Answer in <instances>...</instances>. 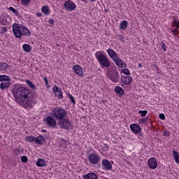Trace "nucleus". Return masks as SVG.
<instances>
[{
  "label": "nucleus",
  "mask_w": 179,
  "mask_h": 179,
  "mask_svg": "<svg viewBox=\"0 0 179 179\" xmlns=\"http://www.w3.org/2000/svg\"><path fill=\"white\" fill-rule=\"evenodd\" d=\"M11 92L15 102L21 107L23 108L33 107V93L29 88L20 85V84H15Z\"/></svg>",
  "instance_id": "1"
},
{
  "label": "nucleus",
  "mask_w": 179,
  "mask_h": 179,
  "mask_svg": "<svg viewBox=\"0 0 179 179\" xmlns=\"http://www.w3.org/2000/svg\"><path fill=\"white\" fill-rule=\"evenodd\" d=\"M13 33L17 38H22V36H29L31 34L26 26L17 23L13 24Z\"/></svg>",
  "instance_id": "2"
},
{
  "label": "nucleus",
  "mask_w": 179,
  "mask_h": 179,
  "mask_svg": "<svg viewBox=\"0 0 179 179\" xmlns=\"http://www.w3.org/2000/svg\"><path fill=\"white\" fill-rule=\"evenodd\" d=\"M95 57L101 68H109L111 65V63H110V61L108 60V57L103 54V52L101 51L96 52Z\"/></svg>",
  "instance_id": "3"
},
{
  "label": "nucleus",
  "mask_w": 179,
  "mask_h": 179,
  "mask_svg": "<svg viewBox=\"0 0 179 179\" xmlns=\"http://www.w3.org/2000/svg\"><path fill=\"white\" fill-rule=\"evenodd\" d=\"M51 115L52 117H55V118L60 121L61 120H63V118H65L66 115H68V111L62 108L56 107L52 109Z\"/></svg>",
  "instance_id": "4"
},
{
  "label": "nucleus",
  "mask_w": 179,
  "mask_h": 179,
  "mask_svg": "<svg viewBox=\"0 0 179 179\" xmlns=\"http://www.w3.org/2000/svg\"><path fill=\"white\" fill-rule=\"evenodd\" d=\"M88 160L92 166H98L100 167V162H101V157L99 154L94 152L88 155Z\"/></svg>",
  "instance_id": "5"
},
{
  "label": "nucleus",
  "mask_w": 179,
  "mask_h": 179,
  "mask_svg": "<svg viewBox=\"0 0 179 179\" xmlns=\"http://www.w3.org/2000/svg\"><path fill=\"white\" fill-rule=\"evenodd\" d=\"M58 124L59 127L63 128V129H66V131L72 129V124L71 123L69 118H63L59 121Z\"/></svg>",
  "instance_id": "6"
},
{
  "label": "nucleus",
  "mask_w": 179,
  "mask_h": 179,
  "mask_svg": "<svg viewBox=\"0 0 179 179\" xmlns=\"http://www.w3.org/2000/svg\"><path fill=\"white\" fill-rule=\"evenodd\" d=\"M44 121L49 128H55L57 127V120L52 116H48L44 119Z\"/></svg>",
  "instance_id": "7"
},
{
  "label": "nucleus",
  "mask_w": 179,
  "mask_h": 179,
  "mask_svg": "<svg viewBox=\"0 0 179 179\" xmlns=\"http://www.w3.org/2000/svg\"><path fill=\"white\" fill-rule=\"evenodd\" d=\"M64 8L66 10H68V12H72V10H75L76 8V4H75L73 1L69 0L64 3Z\"/></svg>",
  "instance_id": "8"
},
{
  "label": "nucleus",
  "mask_w": 179,
  "mask_h": 179,
  "mask_svg": "<svg viewBox=\"0 0 179 179\" xmlns=\"http://www.w3.org/2000/svg\"><path fill=\"white\" fill-rule=\"evenodd\" d=\"M108 77L114 83H118V82H120V73H118V71L117 70H113V71L108 75Z\"/></svg>",
  "instance_id": "9"
},
{
  "label": "nucleus",
  "mask_w": 179,
  "mask_h": 179,
  "mask_svg": "<svg viewBox=\"0 0 179 179\" xmlns=\"http://www.w3.org/2000/svg\"><path fill=\"white\" fill-rule=\"evenodd\" d=\"M130 129L135 134V135H138V134H141L142 132V128L138 124H131L130 125Z\"/></svg>",
  "instance_id": "10"
},
{
  "label": "nucleus",
  "mask_w": 179,
  "mask_h": 179,
  "mask_svg": "<svg viewBox=\"0 0 179 179\" xmlns=\"http://www.w3.org/2000/svg\"><path fill=\"white\" fill-rule=\"evenodd\" d=\"M102 167L104 170L108 171V170H111L113 169V165L111 164V162H110V161H108V159H103Z\"/></svg>",
  "instance_id": "11"
},
{
  "label": "nucleus",
  "mask_w": 179,
  "mask_h": 179,
  "mask_svg": "<svg viewBox=\"0 0 179 179\" xmlns=\"http://www.w3.org/2000/svg\"><path fill=\"white\" fill-rule=\"evenodd\" d=\"M73 71L78 76H84V75H83V69H82V66H80L79 65H75V66H73Z\"/></svg>",
  "instance_id": "12"
},
{
  "label": "nucleus",
  "mask_w": 179,
  "mask_h": 179,
  "mask_svg": "<svg viewBox=\"0 0 179 179\" xmlns=\"http://www.w3.org/2000/svg\"><path fill=\"white\" fill-rule=\"evenodd\" d=\"M148 166L150 169L155 170L157 167V161H156V158L152 157L148 159Z\"/></svg>",
  "instance_id": "13"
},
{
  "label": "nucleus",
  "mask_w": 179,
  "mask_h": 179,
  "mask_svg": "<svg viewBox=\"0 0 179 179\" xmlns=\"http://www.w3.org/2000/svg\"><path fill=\"white\" fill-rule=\"evenodd\" d=\"M113 62H115V65L117 66H120V68H127V64L124 63L122 59H119L118 57H116L114 60Z\"/></svg>",
  "instance_id": "14"
},
{
  "label": "nucleus",
  "mask_w": 179,
  "mask_h": 179,
  "mask_svg": "<svg viewBox=\"0 0 179 179\" xmlns=\"http://www.w3.org/2000/svg\"><path fill=\"white\" fill-rule=\"evenodd\" d=\"M107 52L110 57V58H111V59H113V61H114L116 58L118 57V55L117 54V52H115V51H114V50L109 48L107 50Z\"/></svg>",
  "instance_id": "15"
},
{
  "label": "nucleus",
  "mask_w": 179,
  "mask_h": 179,
  "mask_svg": "<svg viewBox=\"0 0 179 179\" xmlns=\"http://www.w3.org/2000/svg\"><path fill=\"white\" fill-rule=\"evenodd\" d=\"M121 80L125 85H129V83H131V82H132V77L122 76L121 78Z\"/></svg>",
  "instance_id": "16"
},
{
  "label": "nucleus",
  "mask_w": 179,
  "mask_h": 179,
  "mask_svg": "<svg viewBox=\"0 0 179 179\" xmlns=\"http://www.w3.org/2000/svg\"><path fill=\"white\" fill-rule=\"evenodd\" d=\"M35 142L38 143V145H43V143L45 142V138H44V136L40 135L38 137L35 138Z\"/></svg>",
  "instance_id": "17"
},
{
  "label": "nucleus",
  "mask_w": 179,
  "mask_h": 179,
  "mask_svg": "<svg viewBox=\"0 0 179 179\" xmlns=\"http://www.w3.org/2000/svg\"><path fill=\"white\" fill-rule=\"evenodd\" d=\"M36 164L37 167H45V166H47V164H45V160L43 159H38Z\"/></svg>",
  "instance_id": "18"
},
{
  "label": "nucleus",
  "mask_w": 179,
  "mask_h": 179,
  "mask_svg": "<svg viewBox=\"0 0 179 179\" xmlns=\"http://www.w3.org/2000/svg\"><path fill=\"white\" fill-rule=\"evenodd\" d=\"M9 86H10V83L3 82L0 84V89L5 90V89H9Z\"/></svg>",
  "instance_id": "19"
},
{
  "label": "nucleus",
  "mask_w": 179,
  "mask_h": 179,
  "mask_svg": "<svg viewBox=\"0 0 179 179\" xmlns=\"http://www.w3.org/2000/svg\"><path fill=\"white\" fill-rule=\"evenodd\" d=\"M10 66L8 65V64L5 62H0V71H6V69H9Z\"/></svg>",
  "instance_id": "20"
},
{
  "label": "nucleus",
  "mask_w": 179,
  "mask_h": 179,
  "mask_svg": "<svg viewBox=\"0 0 179 179\" xmlns=\"http://www.w3.org/2000/svg\"><path fill=\"white\" fill-rule=\"evenodd\" d=\"M121 30H125L128 27V21L122 20L120 24Z\"/></svg>",
  "instance_id": "21"
},
{
  "label": "nucleus",
  "mask_w": 179,
  "mask_h": 179,
  "mask_svg": "<svg viewBox=\"0 0 179 179\" xmlns=\"http://www.w3.org/2000/svg\"><path fill=\"white\" fill-rule=\"evenodd\" d=\"M115 92L117 94H120V96H124V90L120 86H116L115 87Z\"/></svg>",
  "instance_id": "22"
},
{
  "label": "nucleus",
  "mask_w": 179,
  "mask_h": 179,
  "mask_svg": "<svg viewBox=\"0 0 179 179\" xmlns=\"http://www.w3.org/2000/svg\"><path fill=\"white\" fill-rule=\"evenodd\" d=\"M11 79L6 75H0V82H10Z\"/></svg>",
  "instance_id": "23"
},
{
  "label": "nucleus",
  "mask_w": 179,
  "mask_h": 179,
  "mask_svg": "<svg viewBox=\"0 0 179 179\" xmlns=\"http://www.w3.org/2000/svg\"><path fill=\"white\" fill-rule=\"evenodd\" d=\"M15 155L19 156V155H22L23 153V148L22 146H18L14 151Z\"/></svg>",
  "instance_id": "24"
},
{
  "label": "nucleus",
  "mask_w": 179,
  "mask_h": 179,
  "mask_svg": "<svg viewBox=\"0 0 179 179\" xmlns=\"http://www.w3.org/2000/svg\"><path fill=\"white\" fill-rule=\"evenodd\" d=\"M41 10L44 15H50V8L47 6H43L41 8Z\"/></svg>",
  "instance_id": "25"
},
{
  "label": "nucleus",
  "mask_w": 179,
  "mask_h": 179,
  "mask_svg": "<svg viewBox=\"0 0 179 179\" xmlns=\"http://www.w3.org/2000/svg\"><path fill=\"white\" fill-rule=\"evenodd\" d=\"M22 48L25 52H30L31 51V46L29 44H24Z\"/></svg>",
  "instance_id": "26"
},
{
  "label": "nucleus",
  "mask_w": 179,
  "mask_h": 179,
  "mask_svg": "<svg viewBox=\"0 0 179 179\" xmlns=\"http://www.w3.org/2000/svg\"><path fill=\"white\" fill-rule=\"evenodd\" d=\"M173 156L175 159L176 163L179 164V153L176 150H173Z\"/></svg>",
  "instance_id": "27"
},
{
  "label": "nucleus",
  "mask_w": 179,
  "mask_h": 179,
  "mask_svg": "<svg viewBox=\"0 0 179 179\" xmlns=\"http://www.w3.org/2000/svg\"><path fill=\"white\" fill-rule=\"evenodd\" d=\"M26 142H29L30 143L36 142V137L33 136H28L25 138Z\"/></svg>",
  "instance_id": "28"
},
{
  "label": "nucleus",
  "mask_w": 179,
  "mask_h": 179,
  "mask_svg": "<svg viewBox=\"0 0 179 179\" xmlns=\"http://www.w3.org/2000/svg\"><path fill=\"white\" fill-rule=\"evenodd\" d=\"M25 82L27 85H28V86H29V87L32 89V90H36V86H34V84H33V82H31V80H26Z\"/></svg>",
  "instance_id": "29"
},
{
  "label": "nucleus",
  "mask_w": 179,
  "mask_h": 179,
  "mask_svg": "<svg viewBox=\"0 0 179 179\" xmlns=\"http://www.w3.org/2000/svg\"><path fill=\"white\" fill-rule=\"evenodd\" d=\"M0 23L3 24V26H6L8 24V19L6 18V17H1Z\"/></svg>",
  "instance_id": "30"
},
{
  "label": "nucleus",
  "mask_w": 179,
  "mask_h": 179,
  "mask_svg": "<svg viewBox=\"0 0 179 179\" xmlns=\"http://www.w3.org/2000/svg\"><path fill=\"white\" fill-rule=\"evenodd\" d=\"M149 121V117H141L139 119L138 122L140 124H146Z\"/></svg>",
  "instance_id": "31"
},
{
  "label": "nucleus",
  "mask_w": 179,
  "mask_h": 179,
  "mask_svg": "<svg viewBox=\"0 0 179 179\" xmlns=\"http://www.w3.org/2000/svg\"><path fill=\"white\" fill-rule=\"evenodd\" d=\"M173 26L176 29H179V21L177 18H173Z\"/></svg>",
  "instance_id": "32"
},
{
  "label": "nucleus",
  "mask_w": 179,
  "mask_h": 179,
  "mask_svg": "<svg viewBox=\"0 0 179 179\" xmlns=\"http://www.w3.org/2000/svg\"><path fill=\"white\" fill-rule=\"evenodd\" d=\"M6 31H8V29L6 28V27H1L0 28L1 34H5V33H6Z\"/></svg>",
  "instance_id": "33"
},
{
  "label": "nucleus",
  "mask_w": 179,
  "mask_h": 179,
  "mask_svg": "<svg viewBox=\"0 0 179 179\" xmlns=\"http://www.w3.org/2000/svg\"><path fill=\"white\" fill-rule=\"evenodd\" d=\"M62 90L60 89L59 91H57V92H56L57 97H59V99H64V96L62 95Z\"/></svg>",
  "instance_id": "34"
},
{
  "label": "nucleus",
  "mask_w": 179,
  "mask_h": 179,
  "mask_svg": "<svg viewBox=\"0 0 179 179\" xmlns=\"http://www.w3.org/2000/svg\"><path fill=\"white\" fill-rule=\"evenodd\" d=\"M11 12H13V13H15V15H16V16H17V15H19V13L17 12V10L16 9H15L13 7H9L8 8Z\"/></svg>",
  "instance_id": "35"
},
{
  "label": "nucleus",
  "mask_w": 179,
  "mask_h": 179,
  "mask_svg": "<svg viewBox=\"0 0 179 179\" xmlns=\"http://www.w3.org/2000/svg\"><path fill=\"white\" fill-rule=\"evenodd\" d=\"M69 97L70 101L73 103V104H76V101H75V98L73 97V96H72V94H69Z\"/></svg>",
  "instance_id": "36"
},
{
  "label": "nucleus",
  "mask_w": 179,
  "mask_h": 179,
  "mask_svg": "<svg viewBox=\"0 0 179 179\" xmlns=\"http://www.w3.org/2000/svg\"><path fill=\"white\" fill-rule=\"evenodd\" d=\"M138 114H141L142 117H146V114H148V110H139Z\"/></svg>",
  "instance_id": "37"
},
{
  "label": "nucleus",
  "mask_w": 179,
  "mask_h": 179,
  "mask_svg": "<svg viewBox=\"0 0 179 179\" xmlns=\"http://www.w3.org/2000/svg\"><path fill=\"white\" fill-rule=\"evenodd\" d=\"M122 72L123 73H124V75H130L131 74V72L129 71V69H124L122 70Z\"/></svg>",
  "instance_id": "38"
},
{
  "label": "nucleus",
  "mask_w": 179,
  "mask_h": 179,
  "mask_svg": "<svg viewBox=\"0 0 179 179\" xmlns=\"http://www.w3.org/2000/svg\"><path fill=\"white\" fill-rule=\"evenodd\" d=\"M21 162H22V163H27V156H22L21 157Z\"/></svg>",
  "instance_id": "39"
},
{
  "label": "nucleus",
  "mask_w": 179,
  "mask_h": 179,
  "mask_svg": "<svg viewBox=\"0 0 179 179\" xmlns=\"http://www.w3.org/2000/svg\"><path fill=\"white\" fill-rule=\"evenodd\" d=\"M31 1V0H21V2L23 5H28V3H30Z\"/></svg>",
  "instance_id": "40"
},
{
  "label": "nucleus",
  "mask_w": 179,
  "mask_h": 179,
  "mask_svg": "<svg viewBox=\"0 0 179 179\" xmlns=\"http://www.w3.org/2000/svg\"><path fill=\"white\" fill-rule=\"evenodd\" d=\"M178 28H176V29H173L172 30V33L173 34H174V36H178Z\"/></svg>",
  "instance_id": "41"
},
{
  "label": "nucleus",
  "mask_w": 179,
  "mask_h": 179,
  "mask_svg": "<svg viewBox=\"0 0 179 179\" xmlns=\"http://www.w3.org/2000/svg\"><path fill=\"white\" fill-rule=\"evenodd\" d=\"M159 118H160V120H166V115H164V114L163 113H161L159 115Z\"/></svg>",
  "instance_id": "42"
},
{
  "label": "nucleus",
  "mask_w": 179,
  "mask_h": 179,
  "mask_svg": "<svg viewBox=\"0 0 179 179\" xmlns=\"http://www.w3.org/2000/svg\"><path fill=\"white\" fill-rule=\"evenodd\" d=\"M161 45H162V50H164V51H166V44L164 43V42H162Z\"/></svg>",
  "instance_id": "43"
},
{
  "label": "nucleus",
  "mask_w": 179,
  "mask_h": 179,
  "mask_svg": "<svg viewBox=\"0 0 179 179\" xmlns=\"http://www.w3.org/2000/svg\"><path fill=\"white\" fill-rule=\"evenodd\" d=\"M53 90H54V92H55V93H57L59 90H61V88H58V87L55 86L53 87Z\"/></svg>",
  "instance_id": "44"
},
{
  "label": "nucleus",
  "mask_w": 179,
  "mask_h": 179,
  "mask_svg": "<svg viewBox=\"0 0 179 179\" xmlns=\"http://www.w3.org/2000/svg\"><path fill=\"white\" fill-rule=\"evenodd\" d=\"M43 80H44L46 86H48V78H47V77H44Z\"/></svg>",
  "instance_id": "45"
},
{
  "label": "nucleus",
  "mask_w": 179,
  "mask_h": 179,
  "mask_svg": "<svg viewBox=\"0 0 179 179\" xmlns=\"http://www.w3.org/2000/svg\"><path fill=\"white\" fill-rule=\"evenodd\" d=\"M164 135L165 136H170V132L167 131V130L164 131Z\"/></svg>",
  "instance_id": "46"
},
{
  "label": "nucleus",
  "mask_w": 179,
  "mask_h": 179,
  "mask_svg": "<svg viewBox=\"0 0 179 179\" xmlns=\"http://www.w3.org/2000/svg\"><path fill=\"white\" fill-rule=\"evenodd\" d=\"M36 16H38V17H41V16H43V14H41V13H40V12H38L36 13Z\"/></svg>",
  "instance_id": "47"
},
{
  "label": "nucleus",
  "mask_w": 179,
  "mask_h": 179,
  "mask_svg": "<svg viewBox=\"0 0 179 179\" xmlns=\"http://www.w3.org/2000/svg\"><path fill=\"white\" fill-rule=\"evenodd\" d=\"M54 22H55L54 20L50 19L48 21V23H50V24H53Z\"/></svg>",
  "instance_id": "48"
},
{
  "label": "nucleus",
  "mask_w": 179,
  "mask_h": 179,
  "mask_svg": "<svg viewBox=\"0 0 179 179\" xmlns=\"http://www.w3.org/2000/svg\"><path fill=\"white\" fill-rule=\"evenodd\" d=\"M104 148H105V149H108V145L104 144Z\"/></svg>",
  "instance_id": "49"
},
{
  "label": "nucleus",
  "mask_w": 179,
  "mask_h": 179,
  "mask_svg": "<svg viewBox=\"0 0 179 179\" xmlns=\"http://www.w3.org/2000/svg\"><path fill=\"white\" fill-rule=\"evenodd\" d=\"M154 66L157 71H159V67L155 65Z\"/></svg>",
  "instance_id": "50"
},
{
  "label": "nucleus",
  "mask_w": 179,
  "mask_h": 179,
  "mask_svg": "<svg viewBox=\"0 0 179 179\" xmlns=\"http://www.w3.org/2000/svg\"><path fill=\"white\" fill-rule=\"evenodd\" d=\"M138 67H139V68H142V64H141V63H138Z\"/></svg>",
  "instance_id": "51"
},
{
  "label": "nucleus",
  "mask_w": 179,
  "mask_h": 179,
  "mask_svg": "<svg viewBox=\"0 0 179 179\" xmlns=\"http://www.w3.org/2000/svg\"><path fill=\"white\" fill-rule=\"evenodd\" d=\"M140 136H143L142 131H141Z\"/></svg>",
  "instance_id": "52"
},
{
  "label": "nucleus",
  "mask_w": 179,
  "mask_h": 179,
  "mask_svg": "<svg viewBox=\"0 0 179 179\" xmlns=\"http://www.w3.org/2000/svg\"><path fill=\"white\" fill-rule=\"evenodd\" d=\"M90 1H91V2H94V1H96V0H90Z\"/></svg>",
  "instance_id": "53"
},
{
  "label": "nucleus",
  "mask_w": 179,
  "mask_h": 179,
  "mask_svg": "<svg viewBox=\"0 0 179 179\" xmlns=\"http://www.w3.org/2000/svg\"><path fill=\"white\" fill-rule=\"evenodd\" d=\"M43 131V132H47V131H45V130H42Z\"/></svg>",
  "instance_id": "54"
}]
</instances>
